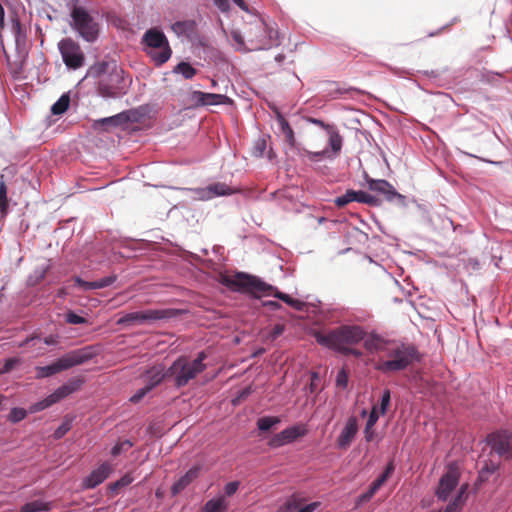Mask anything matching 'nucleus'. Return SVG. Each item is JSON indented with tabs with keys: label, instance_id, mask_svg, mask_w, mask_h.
<instances>
[{
	"label": "nucleus",
	"instance_id": "nucleus-1",
	"mask_svg": "<svg viewBox=\"0 0 512 512\" xmlns=\"http://www.w3.org/2000/svg\"><path fill=\"white\" fill-rule=\"evenodd\" d=\"M367 349L378 352L375 370L384 374H397L411 368L421 361L418 348L412 344L397 340H384L377 334H372L366 341Z\"/></svg>",
	"mask_w": 512,
	"mask_h": 512
},
{
	"label": "nucleus",
	"instance_id": "nucleus-2",
	"mask_svg": "<svg viewBox=\"0 0 512 512\" xmlns=\"http://www.w3.org/2000/svg\"><path fill=\"white\" fill-rule=\"evenodd\" d=\"M221 283L235 292L251 293L256 297L272 295L297 311H303L306 306L304 301L293 298L261 278L245 272H236L232 276L223 275Z\"/></svg>",
	"mask_w": 512,
	"mask_h": 512
},
{
	"label": "nucleus",
	"instance_id": "nucleus-3",
	"mask_svg": "<svg viewBox=\"0 0 512 512\" xmlns=\"http://www.w3.org/2000/svg\"><path fill=\"white\" fill-rule=\"evenodd\" d=\"M123 71L116 60L105 58L90 66L84 79L97 80V91L105 98H116L120 94Z\"/></svg>",
	"mask_w": 512,
	"mask_h": 512
},
{
	"label": "nucleus",
	"instance_id": "nucleus-4",
	"mask_svg": "<svg viewBox=\"0 0 512 512\" xmlns=\"http://www.w3.org/2000/svg\"><path fill=\"white\" fill-rule=\"evenodd\" d=\"M312 335L320 346L341 352L345 348L357 345L364 340L366 331L358 325H341L334 329L315 330Z\"/></svg>",
	"mask_w": 512,
	"mask_h": 512
},
{
	"label": "nucleus",
	"instance_id": "nucleus-5",
	"mask_svg": "<svg viewBox=\"0 0 512 512\" xmlns=\"http://www.w3.org/2000/svg\"><path fill=\"white\" fill-rule=\"evenodd\" d=\"M96 356V352L92 346L71 350L64 355L58 357L51 363L44 366L35 367V378L45 379L62 371H66L72 367L82 365L92 360Z\"/></svg>",
	"mask_w": 512,
	"mask_h": 512
},
{
	"label": "nucleus",
	"instance_id": "nucleus-6",
	"mask_svg": "<svg viewBox=\"0 0 512 512\" xmlns=\"http://www.w3.org/2000/svg\"><path fill=\"white\" fill-rule=\"evenodd\" d=\"M141 44L156 66L163 65L171 58L172 50L169 41L164 32L157 27L149 28L144 32Z\"/></svg>",
	"mask_w": 512,
	"mask_h": 512
},
{
	"label": "nucleus",
	"instance_id": "nucleus-7",
	"mask_svg": "<svg viewBox=\"0 0 512 512\" xmlns=\"http://www.w3.org/2000/svg\"><path fill=\"white\" fill-rule=\"evenodd\" d=\"M182 313V310L175 308L134 311L122 315L118 318L116 324L123 328H132L146 324L151 325L157 321L177 318Z\"/></svg>",
	"mask_w": 512,
	"mask_h": 512
},
{
	"label": "nucleus",
	"instance_id": "nucleus-8",
	"mask_svg": "<svg viewBox=\"0 0 512 512\" xmlns=\"http://www.w3.org/2000/svg\"><path fill=\"white\" fill-rule=\"evenodd\" d=\"M68 5L72 4L70 16L72 27L87 42H94L98 38L99 26L95 19L82 6H77L78 0H67Z\"/></svg>",
	"mask_w": 512,
	"mask_h": 512
},
{
	"label": "nucleus",
	"instance_id": "nucleus-9",
	"mask_svg": "<svg viewBox=\"0 0 512 512\" xmlns=\"http://www.w3.org/2000/svg\"><path fill=\"white\" fill-rule=\"evenodd\" d=\"M58 49L63 63L68 70H78L85 64V55L80 45L73 39L66 37L58 42Z\"/></svg>",
	"mask_w": 512,
	"mask_h": 512
},
{
	"label": "nucleus",
	"instance_id": "nucleus-10",
	"mask_svg": "<svg viewBox=\"0 0 512 512\" xmlns=\"http://www.w3.org/2000/svg\"><path fill=\"white\" fill-rule=\"evenodd\" d=\"M207 359V353L200 351L193 361H188L187 357L182 356L179 375L176 377V387L182 388L186 386L197 375L205 371L206 364L204 361Z\"/></svg>",
	"mask_w": 512,
	"mask_h": 512
},
{
	"label": "nucleus",
	"instance_id": "nucleus-11",
	"mask_svg": "<svg viewBox=\"0 0 512 512\" xmlns=\"http://www.w3.org/2000/svg\"><path fill=\"white\" fill-rule=\"evenodd\" d=\"M485 443L492 452L506 460L512 459V432L507 429L493 431L485 437Z\"/></svg>",
	"mask_w": 512,
	"mask_h": 512
},
{
	"label": "nucleus",
	"instance_id": "nucleus-12",
	"mask_svg": "<svg viewBox=\"0 0 512 512\" xmlns=\"http://www.w3.org/2000/svg\"><path fill=\"white\" fill-rule=\"evenodd\" d=\"M368 188L370 191L382 195L387 202L397 207L406 208L408 206L406 196L399 193L395 187L385 179L370 180Z\"/></svg>",
	"mask_w": 512,
	"mask_h": 512
},
{
	"label": "nucleus",
	"instance_id": "nucleus-13",
	"mask_svg": "<svg viewBox=\"0 0 512 512\" xmlns=\"http://www.w3.org/2000/svg\"><path fill=\"white\" fill-rule=\"evenodd\" d=\"M459 484V473L456 468L450 467L439 479L435 495L438 501L445 502Z\"/></svg>",
	"mask_w": 512,
	"mask_h": 512
},
{
	"label": "nucleus",
	"instance_id": "nucleus-14",
	"mask_svg": "<svg viewBox=\"0 0 512 512\" xmlns=\"http://www.w3.org/2000/svg\"><path fill=\"white\" fill-rule=\"evenodd\" d=\"M394 471V460H390L385 466L384 471L371 483L367 491L357 497V504H363L370 501L382 485L392 476Z\"/></svg>",
	"mask_w": 512,
	"mask_h": 512
},
{
	"label": "nucleus",
	"instance_id": "nucleus-15",
	"mask_svg": "<svg viewBox=\"0 0 512 512\" xmlns=\"http://www.w3.org/2000/svg\"><path fill=\"white\" fill-rule=\"evenodd\" d=\"M130 121L129 112L123 111L113 116L95 120L93 128L101 132H110L112 129L122 127Z\"/></svg>",
	"mask_w": 512,
	"mask_h": 512
},
{
	"label": "nucleus",
	"instance_id": "nucleus-16",
	"mask_svg": "<svg viewBox=\"0 0 512 512\" xmlns=\"http://www.w3.org/2000/svg\"><path fill=\"white\" fill-rule=\"evenodd\" d=\"M303 435L304 431H302L298 426H290L275 434L269 440L268 445L271 448H279L294 442Z\"/></svg>",
	"mask_w": 512,
	"mask_h": 512
},
{
	"label": "nucleus",
	"instance_id": "nucleus-17",
	"mask_svg": "<svg viewBox=\"0 0 512 512\" xmlns=\"http://www.w3.org/2000/svg\"><path fill=\"white\" fill-rule=\"evenodd\" d=\"M111 467L108 463L104 462L97 468L93 469L82 481L84 489H94L102 484L110 475Z\"/></svg>",
	"mask_w": 512,
	"mask_h": 512
},
{
	"label": "nucleus",
	"instance_id": "nucleus-18",
	"mask_svg": "<svg viewBox=\"0 0 512 512\" xmlns=\"http://www.w3.org/2000/svg\"><path fill=\"white\" fill-rule=\"evenodd\" d=\"M358 432L357 418L351 416L346 421L343 429L337 438V446L339 449L346 450L352 443Z\"/></svg>",
	"mask_w": 512,
	"mask_h": 512
},
{
	"label": "nucleus",
	"instance_id": "nucleus-19",
	"mask_svg": "<svg viewBox=\"0 0 512 512\" xmlns=\"http://www.w3.org/2000/svg\"><path fill=\"white\" fill-rule=\"evenodd\" d=\"M192 100L201 106H217L229 103L231 100L224 94L208 93L202 91H193Z\"/></svg>",
	"mask_w": 512,
	"mask_h": 512
},
{
	"label": "nucleus",
	"instance_id": "nucleus-20",
	"mask_svg": "<svg viewBox=\"0 0 512 512\" xmlns=\"http://www.w3.org/2000/svg\"><path fill=\"white\" fill-rule=\"evenodd\" d=\"M321 314L324 320L331 324H338L348 321V309L341 305H330L321 309Z\"/></svg>",
	"mask_w": 512,
	"mask_h": 512
},
{
	"label": "nucleus",
	"instance_id": "nucleus-21",
	"mask_svg": "<svg viewBox=\"0 0 512 512\" xmlns=\"http://www.w3.org/2000/svg\"><path fill=\"white\" fill-rule=\"evenodd\" d=\"M200 466H192L184 475H182L177 481L171 486V494L173 496L178 495L186 487H188L195 479L200 475Z\"/></svg>",
	"mask_w": 512,
	"mask_h": 512
},
{
	"label": "nucleus",
	"instance_id": "nucleus-22",
	"mask_svg": "<svg viewBox=\"0 0 512 512\" xmlns=\"http://www.w3.org/2000/svg\"><path fill=\"white\" fill-rule=\"evenodd\" d=\"M164 374V366L163 365H155L152 367H149L144 374V377L146 378V383L150 390L152 391L154 388L158 387L164 380H165Z\"/></svg>",
	"mask_w": 512,
	"mask_h": 512
},
{
	"label": "nucleus",
	"instance_id": "nucleus-23",
	"mask_svg": "<svg viewBox=\"0 0 512 512\" xmlns=\"http://www.w3.org/2000/svg\"><path fill=\"white\" fill-rule=\"evenodd\" d=\"M275 119L278 125L279 131L284 135L285 142L290 146L294 147L296 144V138L293 129L291 128L289 122L283 116V114L279 111H275Z\"/></svg>",
	"mask_w": 512,
	"mask_h": 512
},
{
	"label": "nucleus",
	"instance_id": "nucleus-24",
	"mask_svg": "<svg viewBox=\"0 0 512 512\" xmlns=\"http://www.w3.org/2000/svg\"><path fill=\"white\" fill-rule=\"evenodd\" d=\"M263 31L265 33V40L256 49H270L274 46L280 45L279 31L273 26L262 21Z\"/></svg>",
	"mask_w": 512,
	"mask_h": 512
},
{
	"label": "nucleus",
	"instance_id": "nucleus-25",
	"mask_svg": "<svg viewBox=\"0 0 512 512\" xmlns=\"http://www.w3.org/2000/svg\"><path fill=\"white\" fill-rule=\"evenodd\" d=\"M11 32L15 39L16 49L19 50L26 44V29L17 16L11 18Z\"/></svg>",
	"mask_w": 512,
	"mask_h": 512
},
{
	"label": "nucleus",
	"instance_id": "nucleus-26",
	"mask_svg": "<svg viewBox=\"0 0 512 512\" xmlns=\"http://www.w3.org/2000/svg\"><path fill=\"white\" fill-rule=\"evenodd\" d=\"M363 196H364L363 190L347 189L343 195H340L335 198L334 204L338 208H342L351 202L361 203L362 202L361 198H363Z\"/></svg>",
	"mask_w": 512,
	"mask_h": 512
},
{
	"label": "nucleus",
	"instance_id": "nucleus-27",
	"mask_svg": "<svg viewBox=\"0 0 512 512\" xmlns=\"http://www.w3.org/2000/svg\"><path fill=\"white\" fill-rule=\"evenodd\" d=\"M327 134L329 136L327 148L329 149L331 154L334 155L335 158H337L342 150L343 138L339 134V131L337 130L336 126L330 127V130L327 131Z\"/></svg>",
	"mask_w": 512,
	"mask_h": 512
},
{
	"label": "nucleus",
	"instance_id": "nucleus-28",
	"mask_svg": "<svg viewBox=\"0 0 512 512\" xmlns=\"http://www.w3.org/2000/svg\"><path fill=\"white\" fill-rule=\"evenodd\" d=\"M195 20H182L176 21L172 24L171 29L178 36H185L190 38L196 31Z\"/></svg>",
	"mask_w": 512,
	"mask_h": 512
},
{
	"label": "nucleus",
	"instance_id": "nucleus-29",
	"mask_svg": "<svg viewBox=\"0 0 512 512\" xmlns=\"http://www.w3.org/2000/svg\"><path fill=\"white\" fill-rule=\"evenodd\" d=\"M50 270L49 264L37 265L33 272L27 278V286L34 287L45 279L48 271Z\"/></svg>",
	"mask_w": 512,
	"mask_h": 512
},
{
	"label": "nucleus",
	"instance_id": "nucleus-30",
	"mask_svg": "<svg viewBox=\"0 0 512 512\" xmlns=\"http://www.w3.org/2000/svg\"><path fill=\"white\" fill-rule=\"evenodd\" d=\"M227 509L228 502L223 495L209 499L203 507L204 512H226Z\"/></svg>",
	"mask_w": 512,
	"mask_h": 512
},
{
	"label": "nucleus",
	"instance_id": "nucleus-31",
	"mask_svg": "<svg viewBox=\"0 0 512 512\" xmlns=\"http://www.w3.org/2000/svg\"><path fill=\"white\" fill-rule=\"evenodd\" d=\"M51 508V502L37 499L22 505L20 512H48Z\"/></svg>",
	"mask_w": 512,
	"mask_h": 512
},
{
	"label": "nucleus",
	"instance_id": "nucleus-32",
	"mask_svg": "<svg viewBox=\"0 0 512 512\" xmlns=\"http://www.w3.org/2000/svg\"><path fill=\"white\" fill-rule=\"evenodd\" d=\"M300 155L302 157H306L311 162H320L324 159L333 161L336 159L334 157V155L331 154V152L329 151L328 148H324L321 151H315V152L309 151L307 149H303L302 152L300 153Z\"/></svg>",
	"mask_w": 512,
	"mask_h": 512
},
{
	"label": "nucleus",
	"instance_id": "nucleus-33",
	"mask_svg": "<svg viewBox=\"0 0 512 512\" xmlns=\"http://www.w3.org/2000/svg\"><path fill=\"white\" fill-rule=\"evenodd\" d=\"M8 188L4 180V174H0V218H5L9 213Z\"/></svg>",
	"mask_w": 512,
	"mask_h": 512
},
{
	"label": "nucleus",
	"instance_id": "nucleus-34",
	"mask_svg": "<svg viewBox=\"0 0 512 512\" xmlns=\"http://www.w3.org/2000/svg\"><path fill=\"white\" fill-rule=\"evenodd\" d=\"M207 187L212 199L220 196H230L236 193L235 189L222 182H214L209 184Z\"/></svg>",
	"mask_w": 512,
	"mask_h": 512
},
{
	"label": "nucleus",
	"instance_id": "nucleus-35",
	"mask_svg": "<svg viewBox=\"0 0 512 512\" xmlns=\"http://www.w3.org/2000/svg\"><path fill=\"white\" fill-rule=\"evenodd\" d=\"M378 419H379V413H378L377 407L374 406L369 413V416H368V419L366 421V425L364 428V437L367 442H371L374 438L373 427L377 423Z\"/></svg>",
	"mask_w": 512,
	"mask_h": 512
},
{
	"label": "nucleus",
	"instance_id": "nucleus-36",
	"mask_svg": "<svg viewBox=\"0 0 512 512\" xmlns=\"http://www.w3.org/2000/svg\"><path fill=\"white\" fill-rule=\"evenodd\" d=\"M70 91L63 93L60 98L51 106V113L53 115L64 114L70 106Z\"/></svg>",
	"mask_w": 512,
	"mask_h": 512
},
{
	"label": "nucleus",
	"instance_id": "nucleus-37",
	"mask_svg": "<svg viewBox=\"0 0 512 512\" xmlns=\"http://www.w3.org/2000/svg\"><path fill=\"white\" fill-rule=\"evenodd\" d=\"M176 74H181L185 79H192L197 74V69L189 62L181 61L173 69Z\"/></svg>",
	"mask_w": 512,
	"mask_h": 512
},
{
	"label": "nucleus",
	"instance_id": "nucleus-38",
	"mask_svg": "<svg viewBox=\"0 0 512 512\" xmlns=\"http://www.w3.org/2000/svg\"><path fill=\"white\" fill-rule=\"evenodd\" d=\"M280 423L276 416H263L257 420V427L261 432H269Z\"/></svg>",
	"mask_w": 512,
	"mask_h": 512
},
{
	"label": "nucleus",
	"instance_id": "nucleus-39",
	"mask_svg": "<svg viewBox=\"0 0 512 512\" xmlns=\"http://www.w3.org/2000/svg\"><path fill=\"white\" fill-rule=\"evenodd\" d=\"M133 477L130 474L123 475L120 479L109 484V490L112 493H117L121 488L130 485L133 482Z\"/></svg>",
	"mask_w": 512,
	"mask_h": 512
},
{
	"label": "nucleus",
	"instance_id": "nucleus-40",
	"mask_svg": "<svg viewBox=\"0 0 512 512\" xmlns=\"http://www.w3.org/2000/svg\"><path fill=\"white\" fill-rule=\"evenodd\" d=\"M467 490H468V485H462L459 490L457 491L456 495L454 496V498L450 501L451 503H454V505L462 510V507L464 506V504L466 503V500H467Z\"/></svg>",
	"mask_w": 512,
	"mask_h": 512
},
{
	"label": "nucleus",
	"instance_id": "nucleus-41",
	"mask_svg": "<svg viewBox=\"0 0 512 512\" xmlns=\"http://www.w3.org/2000/svg\"><path fill=\"white\" fill-rule=\"evenodd\" d=\"M131 447H133V442L129 439L117 442L111 449V455L118 457L122 453L127 452Z\"/></svg>",
	"mask_w": 512,
	"mask_h": 512
},
{
	"label": "nucleus",
	"instance_id": "nucleus-42",
	"mask_svg": "<svg viewBox=\"0 0 512 512\" xmlns=\"http://www.w3.org/2000/svg\"><path fill=\"white\" fill-rule=\"evenodd\" d=\"M181 361H182V356H179L172 362V364L167 369L164 368V374H166L165 380L169 377H173L174 384L176 385V377H177V375H179V372H180L179 369H180Z\"/></svg>",
	"mask_w": 512,
	"mask_h": 512
},
{
	"label": "nucleus",
	"instance_id": "nucleus-43",
	"mask_svg": "<svg viewBox=\"0 0 512 512\" xmlns=\"http://www.w3.org/2000/svg\"><path fill=\"white\" fill-rule=\"evenodd\" d=\"M72 428V420L65 418L62 423L56 428L53 437L57 440L62 439Z\"/></svg>",
	"mask_w": 512,
	"mask_h": 512
},
{
	"label": "nucleus",
	"instance_id": "nucleus-44",
	"mask_svg": "<svg viewBox=\"0 0 512 512\" xmlns=\"http://www.w3.org/2000/svg\"><path fill=\"white\" fill-rule=\"evenodd\" d=\"M27 416V411L24 408L14 407L10 410V413L7 417L8 421L11 423H18L25 419Z\"/></svg>",
	"mask_w": 512,
	"mask_h": 512
},
{
	"label": "nucleus",
	"instance_id": "nucleus-45",
	"mask_svg": "<svg viewBox=\"0 0 512 512\" xmlns=\"http://www.w3.org/2000/svg\"><path fill=\"white\" fill-rule=\"evenodd\" d=\"M349 374L345 367H342L336 375L335 385L337 388L346 389L348 387Z\"/></svg>",
	"mask_w": 512,
	"mask_h": 512
},
{
	"label": "nucleus",
	"instance_id": "nucleus-46",
	"mask_svg": "<svg viewBox=\"0 0 512 512\" xmlns=\"http://www.w3.org/2000/svg\"><path fill=\"white\" fill-rule=\"evenodd\" d=\"M69 396V391H67V387H64L63 384L56 388L51 394L48 395L51 402L54 404L60 402L64 398Z\"/></svg>",
	"mask_w": 512,
	"mask_h": 512
},
{
	"label": "nucleus",
	"instance_id": "nucleus-47",
	"mask_svg": "<svg viewBox=\"0 0 512 512\" xmlns=\"http://www.w3.org/2000/svg\"><path fill=\"white\" fill-rule=\"evenodd\" d=\"M65 321L68 324H72V325H82V324H87L88 323V320L85 317L77 314L73 310H69L65 314Z\"/></svg>",
	"mask_w": 512,
	"mask_h": 512
},
{
	"label": "nucleus",
	"instance_id": "nucleus-48",
	"mask_svg": "<svg viewBox=\"0 0 512 512\" xmlns=\"http://www.w3.org/2000/svg\"><path fill=\"white\" fill-rule=\"evenodd\" d=\"M391 403V391L384 389L380 398L379 414L385 415Z\"/></svg>",
	"mask_w": 512,
	"mask_h": 512
},
{
	"label": "nucleus",
	"instance_id": "nucleus-49",
	"mask_svg": "<svg viewBox=\"0 0 512 512\" xmlns=\"http://www.w3.org/2000/svg\"><path fill=\"white\" fill-rule=\"evenodd\" d=\"M267 148V141L265 138H259L255 141L252 148V155L256 158H261L264 156V153Z\"/></svg>",
	"mask_w": 512,
	"mask_h": 512
},
{
	"label": "nucleus",
	"instance_id": "nucleus-50",
	"mask_svg": "<svg viewBox=\"0 0 512 512\" xmlns=\"http://www.w3.org/2000/svg\"><path fill=\"white\" fill-rule=\"evenodd\" d=\"M84 383V379L82 377H73L70 378L66 383L63 384L64 387H67V391H69V395L77 392Z\"/></svg>",
	"mask_w": 512,
	"mask_h": 512
},
{
	"label": "nucleus",
	"instance_id": "nucleus-51",
	"mask_svg": "<svg viewBox=\"0 0 512 512\" xmlns=\"http://www.w3.org/2000/svg\"><path fill=\"white\" fill-rule=\"evenodd\" d=\"M52 405H53V403L51 402L50 398L48 396H46L44 399L33 403L29 407V411H30V413H37V412L43 411V410L51 407Z\"/></svg>",
	"mask_w": 512,
	"mask_h": 512
},
{
	"label": "nucleus",
	"instance_id": "nucleus-52",
	"mask_svg": "<svg viewBox=\"0 0 512 512\" xmlns=\"http://www.w3.org/2000/svg\"><path fill=\"white\" fill-rule=\"evenodd\" d=\"M116 280H117V276L113 274V275L103 277L99 280L92 281L93 290L106 288V287L112 285Z\"/></svg>",
	"mask_w": 512,
	"mask_h": 512
},
{
	"label": "nucleus",
	"instance_id": "nucleus-53",
	"mask_svg": "<svg viewBox=\"0 0 512 512\" xmlns=\"http://www.w3.org/2000/svg\"><path fill=\"white\" fill-rule=\"evenodd\" d=\"M253 392H254V388L252 385H248V386L244 387L243 389L238 391L237 396L232 400V403L234 405L239 404L241 401L248 398Z\"/></svg>",
	"mask_w": 512,
	"mask_h": 512
},
{
	"label": "nucleus",
	"instance_id": "nucleus-54",
	"mask_svg": "<svg viewBox=\"0 0 512 512\" xmlns=\"http://www.w3.org/2000/svg\"><path fill=\"white\" fill-rule=\"evenodd\" d=\"M151 390L147 385H144L143 387L139 388L131 397L130 402L136 404L139 403L148 393H150Z\"/></svg>",
	"mask_w": 512,
	"mask_h": 512
},
{
	"label": "nucleus",
	"instance_id": "nucleus-55",
	"mask_svg": "<svg viewBox=\"0 0 512 512\" xmlns=\"http://www.w3.org/2000/svg\"><path fill=\"white\" fill-rule=\"evenodd\" d=\"M73 281L75 283V286L84 292L93 290L92 281H86L82 279L80 276H74Z\"/></svg>",
	"mask_w": 512,
	"mask_h": 512
},
{
	"label": "nucleus",
	"instance_id": "nucleus-56",
	"mask_svg": "<svg viewBox=\"0 0 512 512\" xmlns=\"http://www.w3.org/2000/svg\"><path fill=\"white\" fill-rule=\"evenodd\" d=\"M73 281L75 283V286L84 292L93 290L92 281H86L82 279L80 276H74Z\"/></svg>",
	"mask_w": 512,
	"mask_h": 512
},
{
	"label": "nucleus",
	"instance_id": "nucleus-57",
	"mask_svg": "<svg viewBox=\"0 0 512 512\" xmlns=\"http://www.w3.org/2000/svg\"><path fill=\"white\" fill-rule=\"evenodd\" d=\"M361 199H362V202H361L362 204H366V205H369L372 207H378L381 205V200L378 197H376L366 191H364V196Z\"/></svg>",
	"mask_w": 512,
	"mask_h": 512
},
{
	"label": "nucleus",
	"instance_id": "nucleus-58",
	"mask_svg": "<svg viewBox=\"0 0 512 512\" xmlns=\"http://www.w3.org/2000/svg\"><path fill=\"white\" fill-rule=\"evenodd\" d=\"M239 486H240V482L239 481L228 482L224 486V493H225V495L228 496V497L233 496L237 492V490L239 489Z\"/></svg>",
	"mask_w": 512,
	"mask_h": 512
},
{
	"label": "nucleus",
	"instance_id": "nucleus-59",
	"mask_svg": "<svg viewBox=\"0 0 512 512\" xmlns=\"http://www.w3.org/2000/svg\"><path fill=\"white\" fill-rule=\"evenodd\" d=\"M195 194L197 196V198L199 200H202V201H208V200H211L212 197H211V194L210 192L208 191V187H203V188H198L195 190Z\"/></svg>",
	"mask_w": 512,
	"mask_h": 512
},
{
	"label": "nucleus",
	"instance_id": "nucleus-60",
	"mask_svg": "<svg viewBox=\"0 0 512 512\" xmlns=\"http://www.w3.org/2000/svg\"><path fill=\"white\" fill-rule=\"evenodd\" d=\"M284 332V326L281 324L275 325L269 333V338L274 341Z\"/></svg>",
	"mask_w": 512,
	"mask_h": 512
},
{
	"label": "nucleus",
	"instance_id": "nucleus-61",
	"mask_svg": "<svg viewBox=\"0 0 512 512\" xmlns=\"http://www.w3.org/2000/svg\"><path fill=\"white\" fill-rule=\"evenodd\" d=\"M214 5L222 12L228 13L230 10L229 0H212Z\"/></svg>",
	"mask_w": 512,
	"mask_h": 512
},
{
	"label": "nucleus",
	"instance_id": "nucleus-62",
	"mask_svg": "<svg viewBox=\"0 0 512 512\" xmlns=\"http://www.w3.org/2000/svg\"><path fill=\"white\" fill-rule=\"evenodd\" d=\"M299 505H300V499H298L295 495H293L289 499H287V501L285 503V507L288 510L298 509Z\"/></svg>",
	"mask_w": 512,
	"mask_h": 512
},
{
	"label": "nucleus",
	"instance_id": "nucleus-63",
	"mask_svg": "<svg viewBox=\"0 0 512 512\" xmlns=\"http://www.w3.org/2000/svg\"><path fill=\"white\" fill-rule=\"evenodd\" d=\"M320 506V502H311L297 509V512H314Z\"/></svg>",
	"mask_w": 512,
	"mask_h": 512
},
{
	"label": "nucleus",
	"instance_id": "nucleus-64",
	"mask_svg": "<svg viewBox=\"0 0 512 512\" xmlns=\"http://www.w3.org/2000/svg\"><path fill=\"white\" fill-rule=\"evenodd\" d=\"M18 363V360L17 359H14V358H11V359H8L5 361L3 367H2V372L3 373H8L10 372L14 367L15 365Z\"/></svg>",
	"mask_w": 512,
	"mask_h": 512
}]
</instances>
